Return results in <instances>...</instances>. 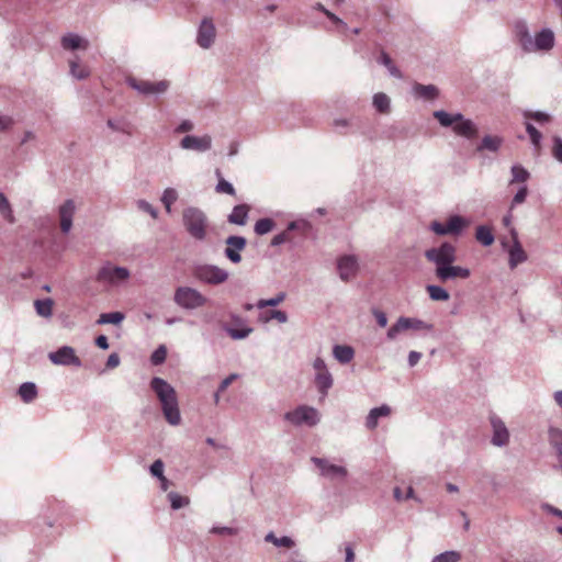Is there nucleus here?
Segmentation results:
<instances>
[{
    "label": "nucleus",
    "mask_w": 562,
    "mask_h": 562,
    "mask_svg": "<svg viewBox=\"0 0 562 562\" xmlns=\"http://www.w3.org/2000/svg\"><path fill=\"white\" fill-rule=\"evenodd\" d=\"M514 36L526 54L548 53L554 47V33L551 29L544 27L531 35L525 20L515 21Z\"/></svg>",
    "instance_id": "f257e3e1"
},
{
    "label": "nucleus",
    "mask_w": 562,
    "mask_h": 562,
    "mask_svg": "<svg viewBox=\"0 0 562 562\" xmlns=\"http://www.w3.org/2000/svg\"><path fill=\"white\" fill-rule=\"evenodd\" d=\"M150 389L157 395L160 402L161 413H164L165 420L170 426H178L181 423V415L179 414L177 392L175 389L161 378L154 376L150 380Z\"/></svg>",
    "instance_id": "f03ea898"
},
{
    "label": "nucleus",
    "mask_w": 562,
    "mask_h": 562,
    "mask_svg": "<svg viewBox=\"0 0 562 562\" xmlns=\"http://www.w3.org/2000/svg\"><path fill=\"white\" fill-rule=\"evenodd\" d=\"M131 272L124 266H117L111 261H105L100 266L95 274V281L106 290H113L124 286L128 283Z\"/></svg>",
    "instance_id": "7ed1b4c3"
},
{
    "label": "nucleus",
    "mask_w": 562,
    "mask_h": 562,
    "mask_svg": "<svg viewBox=\"0 0 562 562\" xmlns=\"http://www.w3.org/2000/svg\"><path fill=\"white\" fill-rule=\"evenodd\" d=\"M434 117L437 119L443 127L452 126L454 135L471 139L476 136L477 128L473 121L463 117L461 113H449L443 110L434 112Z\"/></svg>",
    "instance_id": "20e7f679"
},
{
    "label": "nucleus",
    "mask_w": 562,
    "mask_h": 562,
    "mask_svg": "<svg viewBox=\"0 0 562 562\" xmlns=\"http://www.w3.org/2000/svg\"><path fill=\"white\" fill-rule=\"evenodd\" d=\"M182 221L190 237L198 241L206 239L207 220L203 211L189 206L183 210Z\"/></svg>",
    "instance_id": "39448f33"
},
{
    "label": "nucleus",
    "mask_w": 562,
    "mask_h": 562,
    "mask_svg": "<svg viewBox=\"0 0 562 562\" xmlns=\"http://www.w3.org/2000/svg\"><path fill=\"white\" fill-rule=\"evenodd\" d=\"M206 297L195 288L179 286L173 293V303L184 311L198 310L206 305Z\"/></svg>",
    "instance_id": "423d86ee"
},
{
    "label": "nucleus",
    "mask_w": 562,
    "mask_h": 562,
    "mask_svg": "<svg viewBox=\"0 0 562 562\" xmlns=\"http://www.w3.org/2000/svg\"><path fill=\"white\" fill-rule=\"evenodd\" d=\"M227 271L212 263H202L195 266L193 269V277H195L199 282L210 285L217 286L226 282Z\"/></svg>",
    "instance_id": "0eeeda50"
},
{
    "label": "nucleus",
    "mask_w": 562,
    "mask_h": 562,
    "mask_svg": "<svg viewBox=\"0 0 562 562\" xmlns=\"http://www.w3.org/2000/svg\"><path fill=\"white\" fill-rule=\"evenodd\" d=\"M127 85L130 89H133L143 97L159 98L169 89V81L165 79L159 81H148L136 77H128Z\"/></svg>",
    "instance_id": "6e6552de"
},
{
    "label": "nucleus",
    "mask_w": 562,
    "mask_h": 562,
    "mask_svg": "<svg viewBox=\"0 0 562 562\" xmlns=\"http://www.w3.org/2000/svg\"><path fill=\"white\" fill-rule=\"evenodd\" d=\"M283 419L292 426H307L312 428L319 423V412L312 406L302 405L285 413Z\"/></svg>",
    "instance_id": "1a4fd4ad"
},
{
    "label": "nucleus",
    "mask_w": 562,
    "mask_h": 562,
    "mask_svg": "<svg viewBox=\"0 0 562 562\" xmlns=\"http://www.w3.org/2000/svg\"><path fill=\"white\" fill-rule=\"evenodd\" d=\"M425 258L435 266L453 265L456 260V248L449 243H443L438 247L425 250Z\"/></svg>",
    "instance_id": "9d476101"
},
{
    "label": "nucleus",
    "mask_w": 562,
    "mask_h": 562,
    "mask_svg": "<svg viewBox=\"0 0 562 562\" xmlns=\"http://www.w3.org/2000/svg\"><path fill=\"white\" fill-rule=\"evenodd\" d=\"M314 370L316 390H318V393L325 397L328 395V391L333 386L331 373L328 371L325 361L319 357H316L314 360Z\"/></svg>",
    "instance_id": "9b49d317"
},
{
    "label": "nucleus",
    "mask_w": 562,
    "mask_h": 562,
    "mask_svg": "<svg viewBox=\"0 0 562 562\" xmlns=\"http://www.w3.org/2000/svg\"><path fill=\"white\" fill-rule=\"evenodd\" d=\"M312 463L315 464L318 472H321V476L326 480L337 481L344 480L348 474V471L344 465L333 464L330 461L322 458H312Z\"/></svg>",
    "instance_id": "f8f14e48"
},
{
    "label": "nucleus",
    "mask_w": 562,
    "mask_h": 562,
    "mask_svg": "<svg viewBox=\"0 0 562 562\" xmlns=\"http://www.w3.org/2000/svg\"><path fill=\"white\" fill-rule=\"evenodd\" d=\"M468 225V222L459 216L452 215L448 217L446 224L439 222H431L430 231L435 233V235H460L461 231Z\"/></svg>",
    "instance_id": "ddd939ff"
},
{
    "label": "nucleus",
    "mask_w": 562,
    "mask_h": 562,
    "mask_svg": "<svg viewBox=\"0 0 562 562\" xmlns=\"http://www.w3.org/2000/svg\"><path fill=\"white\" fill-rule=\"evenodd\" d=\"M48 360L55 366L81 367V360L75 355V349L68 346H63L56 351L48 353Z\"/></svg>",
    "instance_id": "4468645a"
},
{
    "label": "nucleus",
    "mask_w": 562,
    "mask_h": 562,
    "mask_svg": "<svg viewBox=\"0 0 562 562\" xmlns=\"http://www.w3.org/2000/svg\"><path fill=\"white\" fill-rule=\"evenodd\" d=\"M435 276L441 282L451 281L454 279L467 280L470 278V269L461 266H453V263L435 266Z\"/></svg>",
    "instance_id": "2eb2a0df"
},
{
    "label": "nucleus",
    "mask_w": 562,
    "mask_h": 562,
    "mask_svg": "<svg viewBox=\"0 0 562 562\" xmlns=\"http://www.w3.org/2000/svg\"><path fill=\"white\" fill-rule=\"evenodd\" d=\"M510 236L512 246L508 248V267L514 270L516 267L528 260V255H526L521 244L518 240V233L516 232L515 227H510Z\"/></svg>",
    "instance_id": "dca6fc26"
},
{
    "label": "nucleus",
    "mask_w": 562,
    "mask_h": 562,
    "mask_svg": "<svg viewBox=\"0 0 562 562\" xmlns=\"http://www.w3.org/2000/svg\"><path fill=\"white\" fill-rule=\"evenodd\" d=\"M215 36L216 30L214 29L213 21L209 18H203L199 24V31H196V44L202 49H209L213 45Z\"/></svg>",
    "instance_id": "f3484780"
},
{
    "label": "nucleus",
    "mask_w": 562,
    "mask_h": 562,
    "mask_svg": "<svg viewBox=\"0 0 562 562\" xmlns=\"http://www.w3.org/2000/svg\"><path fill=\"white\" fill-rule=\"evenodd\" d=\"M180 148L195 153H205L211 148V136L209 134L201 136L186 135L180 140Z\"/></svg>",
    "instance_id": "a211bd4d"
},
{
    "label": "nucleus",
    "mask_w": 562,
    "mask_h": 562,
    "mask_svg": "<svg viewBox=\"0 0 562 562\" xmlns=\"http://www.w3.org/2000/svg\"><path fill=\"white\" fill-rule=\"evenodd\" d=\"M225 244V258L235 265L241 262V255H239V252L246 247V238L243 236H229L226 237Z\"/></svg>",
    "instance_id": "6ab92c4d"
},
{
    "label": "nucleus",
    "mask_w": 562,
    "mask_h": 562,
    "mask_svg": "<svg viewBox=\"0 0 562 562\" xmlns=\"http://www.w3.org/2000/svg\"><path fill=\"white\" fill-rule=\"evenodd\" d=\"M338 277L344 282H348L358 273V259L352 255H344L337 261Z\"/></svg>",
    "instance_id": "aec40b11"
},
{
    "label": "nucleus",
    "mask_w": 562,
    "mask_h": 562,
    "mask_svg": "<svg viewBox=\"0 0 562 562\" xmlns=\"http://www.w3.org/2000/svg\"><path fill=\"white\" fill-rule=\"evenodd\" d=\"M490 425H492V445L496 447H504L509 442L508 428L504 425L503 420L497 416L490 417Z\"/></svg>",
    "instance_id": "412c9836"
},
{
    "label": "nucleus",
    "mask_w": 562,
    "mask_h": 562,
    "mask_svg": "<svg viewBox=\"0 0 562 562\" xmlns=\"http://www.w3.org/2000/svg\"><path fill=\"white\" fill-rule=\"evenodd\" d=\"M75 215V202L65 200L64 204L58 207V216H60L61 233L68 234L71 231L72 216Z\"/></svg>",
    "instance_id": "4be33fe9"
},
{
    "label": "nucleus",
    "mask_w": 562,
    "mask_h": 562,
    "mask_svg": "<svg viewBox=\"0 0 562 562\" xmlns=\"http://www.w3.org/2000/svg\"><path fill=\"white\" fill-rule=\"evenodd\" d=\"M61 48L65 50L87 49L88 41L77 33H67L60 40Z\"/></svg>",
    "instance_id": "5701e85b"
},
{
    "label": "nucleus",
    "mask_w": 562,
    "mask_h": 562,
    "mask_svg": "<svg viewBox=\"0 0 562 562\" xmlns=\"http://www.w3.org/2000/svg\"><path fill=\"white\" fill-rule=\"evenodd\" d=\"M395 323L400 324V326H403L406 329L415 330V331H420V330L430 331L432 329V325L430 323H426V322H424L419 318H415V317L400 316Z\"/></svg>",
    "instance_id": "b1692460"
},
{
    "label": "nucleus",
    "mask_w": 562,
    "mask_h": 562,
    "mask_svg": "<svg viewBox=\"0 0 562 562\" xmlns=\"http://www.w3.org/2000/svg\"><path fill=\"white\" fill-rule=\"evenodd\" d=\"M248 212L249 206L246 204H238L232 209V213L228 214V217H226V221H228L229 224L236 225V226H245L248 222Z\"/></svg>",
    "instance_id": "393cba45"
},
{
    "label": "nucleus",
    "mask_w": 562,
    "mask_h": 562,
    "mask_svg": "<svg viewBox=\"0 0 562 562\" xmlns=\"http://www.w3.org/2000/svg\"><path fill=\"white\" fill-rule=\"evenodd\" d=\"M412 93H414L417 99L432 101L438 98V88L434 85L425 86L422 83H415L414 87H412Z\"/></svg>",
    "instance_id": "a878e982"
},
{
    "label": "nucleus",
    "mask_w": 562,
    "mask_h": 562,
    "mask_svg": "<svg viewBox=\"0 0 562 562\" xmlns=\"http://www.w3.org/2000/svg\"><path fill=\"white\" fill-rule=\"evenodd\" d=\"M390 407L386 405H381L379 407H374L370 409L369 416L364 419V426L369 429H374L378 426V420L382 417H387L390 415Z\"/></svg>",
    "instance_id": "bb28decb"
},
{
    "label": "nucleus",
    "mask_w": 562,
    "mask_h": 562,
    "mask_svg": "<svg viewBox=\"0 0 562 562\" xmlns=\"http://www.w3.org/2000/svg\"><path fill=\"white\" fill-rule=\"evenodd\" d=\"M331 353H334L335 360L340 362V364H347L351 362L352 358L355 357V350H352V348L347 345H335Z\"/></svg>",
    "instance_id": "cd10ccee"
},
{
    "label": "nucleus",
    "mask_w": 562,
    "mask_h": 562,
    "mask_svg": "<svg viewBox=\"0 0 562 562\" xmlns=\"http://www.w3.org/2000/svg\"><path fill=\"white\" fill-rule=\"evenodd\" d=\"M547 435H549V445L555 451V456H562V429L550 426Z\"/></svg>",
    "instance_id": "c85d7f7f"
},
{
    "label": "nucleus",
    "mask_w": 562,
    "mask_h": 562,
    "mask_svg": "<svg viewBox=\"0 0 562 562\" xmlns=\"http://www.w3.org/2000/svg\"><path fill=\"white\" fill-rule=\"evenodd\" d=\"M503 144V138L499 136H492V135H485L482 138V143H480L479 147H476V150L483 151L487 150L490 153H495L499 150Z\"/></svg>",
    "instance_id": "c756f323"
},
{
    "label": "nucleus",
    "mask_w": 562,
    "mask_h": 562,
    "mask_svg": "<svg viewBox=\"0 0 562 562\" xmlns=\"http://www.w3.org/2000/svg\"><path fill=\"white\" fill-rule=\"evenodd\" d=\"M475 239L483 247H488L494 241L493 232H491V228L486 225H479L475 229Z\"/></svg>",
    "instance_id": "7c9ffc66"
},
{
    "label": "nucleus",
    "mask_w": 562,
    "mask_h": 562,
    "mask_svg": "<svg viewBox=\"0 0 562 562\" xmlns=\"http://www.w3.org/2000/svg\"><path fill=\"white\" fill-rule=\"evenodd\" d=\"M36 385L32 382H23L19 386V396L22 398L23 403H31L36 398Z\"/></svg>",
    "instance_id": "2f4dec72"
},
{
    "label": "nucleus",
    "mask_w": 562,
    "mask_h": 562,
    "mask_svg": "<svg viewBox=\"0 0 562 562\" xmlns=\"http://www.w3.org/2000/svg\"><path fill=\"white\" fill-rule=\"evenodd\" d=\"M266 542H270L278 548L293 549L294 541L289 536L278 537L274 532L270 531L266 535Z\"/></svg>",
    "instance_id": "473e14b6"
},
{
    "label": "nucleus",
    "mask_w": 562,
    "mask_h": 562,
    "mask_svg": "<svg viewBox=\"0 0 562 562\" xmlns=\"http://www.w3.org/2000/svg\"><path fill=\"white\" fill-rule=\"evenodd\" d=\"M510 175H512L510 184H514V183L525 184V182H527L529 179L528 170L519 164H515L512 166Z\"/></svg>",
    "instance_id": "72a5a7b5"
},
{
    "label": "nucleus",
    "mask_w": 562,
    "mask_h": 562,
    "mask_svg": "<svg viewBox=\"0 0 562 562\" xmlns=\"http://www.w3.org/2000/svg\"><path fill=\"white\" fill-rule=\"evenodd\" d=\"M373 108L381 114L390 112V98L383 92H376L373 94Z\"/></svg>",
    "instance_id": "f704fd0d"
},
{
    "label": "nucleus",
    "mask_w": 562,
    "mask_h": 562,
    "mask_svg": "<svg viewBox=\"0 0 562 562\" xmlns=\"http://www.w3.org/2000/svg\"><path fill=\"white\" fill-rule=\"evenodd\" d=\"M224 330L228 337L233 340H241L246 339L252 333V328L248 326H243L241 328H233L231 326H225Z\"/></svg>",
    "instance_id": "c9c22d12"
},
{
    "label": "nucleus",
    "mask_w": 562,
    "mask_h": 562,
    "mask_svg": "<svg viewBox=\"0 0 562 562\" xmlns=\"http://www.w3.org/2000/svg\"><path fill=\"white\" fill-rule=\"evenodd\" d=\"M379 64L389 70L390 76L394 78L401 79L403 75H401V71L396 66L393 64V60H391L390 56L386 54V52L380 53L379 56Z\"/></svg>",
    "instance_id": "e433bc0d"
},
{
    "label": "nucleus",
    "mask_w": 562,
    "mask_h": 562,
    "mask_svg": "<svg viewBox=\"0 0 562 562\" xmlns=\"http://www.w3.org/2000/svg\"><path fill=\"white\" fill-rule=\"evenodd\" d=\"M167 497L168 502H170V507L173 510H179L190 504V498L179 495L176 492H168Z\"/></svg>",
    "instance_id": "4c0bfd02"
},
{
    "label": "nucleus",
    "mask_w": 562,
    "mask_h": 562,
    "mask_svg": "<svg viewBox=\"0 0 562 562\" xmlns=\"http://www.w3.org/2000/svg\"><path fill=\"white\" fill-rule=\"evenodd\" d=\"M0 215H2L7 223H14L13 210L11 209V204L8 201L7 195H4L2 192H0Z\"/></svg>",
    "instance_id": "58836bf2"
},
{
    "label": "nucleus",
    "mask_w": 562,
    "mask_h": 562,
    "mask_svg": "<svg viewBox=\"0 0 562 562\" xmlns=\"http://www.w3.org/2000/svg\"><path fill=\"white\" fill-rule=\"evenodd\" d=\"M124 315L121 312H109V313H102L99 316V321H97V324L99 325H106V324H113L119 325L121 322H123Z\"/></svg>",
    "instance_id": "ea45409f"
},
{
    "label": "nucleus",
    "mask_w": 562,
    "mask_h": 562,
    "mask_svg": "<svg viewBox=\"0 0 562 562\" xmlns=\"http://www.w3.org/2000/svg\"><path fill=\"white\" fill-rule=\"evenodd\" d=\"M70 75L78 80H86L89 76L88 67L80 65L77 59H71L70 63Z\"/></svg>",
    "instance_id": "a19ab883"
},
{
    "label": "nucleus",
    "mask_w": 562,
    "mask_h": 562,
    "mask_svg": "<svg viewBox=\"0 0 562 562\" xmlns=\"http://www.w3.org/2000/svg\"><path fill=\"white\" fill-rule=\"evenodd\" d=\"M286 297V294L284 292L277 293L276 296L269 299V300H258L257 304H255V307L262 310L266 307H277L281 303H283L284 299Z\"/></svg>",
    "instance_id": "79ce46f5"
},
{
    "label": "nucleus",
    "mask_w": 562,
    "mask_h": 562,
    "mask_svg": "<svg viewBox=\"0 0 562 562\" xmlns=\"http://www.w3.org/2000/svg\"><path fill=\"white\" fill-rule=\"evenodd\" d=\"M35 311H37V314L49 318L52 317V311H53V301L52 299H45V300H37L35 301Z\"/></svg>",
    "instance_id": "37998d69"
},
{
    "label": "nucleus",
    "mask_w": 562,
    "mask_h": 562,
    "mask_svg": "<svg viewBox=\"0 0 562 562\" xmlns=\"http://www.w3.org/2000/svg\"><path fill=\"white\" fill-rule=\"evenodd\" d=\"M314 10L325 14V16H327L328 20H330L331 22H334L335 24H337L338 26H340L341 29L346 30V27H348L346 25V23L340 19L338 18V15H336L335 13H333L331 11L327 10L325 8L324 4H322V2H316L314 4Z\"/></svg>",
    "instance_id": "c03bdc74"
},
{
    "label": "nucleus",
    "mask_w": 562,
    "mask_h": 562,
    "mask_svg": "<svg viewBox=\"0 0 562 562\" xmlns=\"http://www.w3.org/2000/svg\"><path fill=\"white\" fill-rule=\"evenodd\" d=\"M428 296H430L431 301H448L449 294L440 285H427Z\"/></svg>",
    "instance_id": "a18cd8bd"
},
{
    "label": "nucleus",
    "mask_w": 562,
    "mask_h": 562,
    "mask_svg": "<svg viewBox=\"0 0 562 562\" xmlns=\"http://www.w3.org/2000/svg\"><path fill=\"white\" fill-rule=\"evenodd\" d=\"M274 222L271 218H261L255 222L254 231L257 235H266L273 229Z\"/></svg>",
    "instance_id": "49530a36"
},
{
    "label": "nucleus",
    "mask_w": 562,
    "mask_h": 562,
    "mask_svg": "<svg viewBox=\"0 0 562 562\" xmlns=\"http://www.w3.org/2000/svg\"><path fill=\"white\" fill-rule=\"evenodd\" d=\"M178 199V192L173 188H167L164 190V193H161V203L165 205V210L167 212H171V205L177 201Z\"/></svg>",
    "instance_id": "de8ad7c7"
},
{
    "label": "nucleus",
    "mask_w": 562,
    "mask_h": 562,
    "mask_svg": "<svg viewBox=\"0 0 562 562\" xmlns=\"http://www.w3.org/2000/svg\"><path fill=\"white\" fill-rule=\"evenodd\" d=\"M524 117L532 119L539 124H546L550 122V115L543 111H524Z\"/></svg>",
    "instance_id": "09e8293b"
},
{
    "label": "nucleus",
    "mask_w": 562,
    "mask_h": 562,
    "mask_svg": "<svg viewBox=\"0 0 562 562\" xmlns=\"http://www.w3.org/2000/svg\"><path fill=\"white\" fill-rule=\"evenodd\" d=\"M460 553L458 551H445L435 555L431 562H458L460 561Z\"/></svg>",
    "instance_id": "8fccbe9b"
},
{
    "label": "nucleus",
    "mask_w": 562,
    "mask_h": 562,
    "mask_svg": "<svg viewBox=\"0 0 562 562\" xmlns=\"http://www.w3.org/2000/svg\"><path fill=\"white\" fill-rule=\"evenodd\" d=\"M106 126L114 132L131 135L130 124L124 121L109 120L106 121Z\"/></svg>",
    "instance_id": "3c124183"
},
{
    "label": "nucleus",
    "mask_w": 562,
    "mask_h": 562,
    "mask_svg": "<svg viewBox=\"0 0 562 562\" xmlns=\"http://www.w3.org/2000/svg\"><path fill=\"white\" fill-rule=\"evenodd\" d=\"M166 360V348L164 345L159 346L157 349L151 352L150 362L154 366H160Z\"/></svg>",
    "instance_id": "603ef678"
},
{
    "label": "nucleus",
    "mask_w": 562,
    "mask_h": 562,
    "mask_svg": "<svg viewBox=\"0 0 562 562\" xmlns=\"http://www.w3.org/2000/svg\"><path fill=\"white\" fill-rule=\"evenodd\" d=\"M525 130H527L531 144H533L535 147H538L541 143V133L530 123L525 124Z\"/></svg>",
    "instance_id": "864d4df0"
},
{
    "label": "nucleus",
    "mask_w": 562,
    "mask_h": 562,
    "mask_svg": "<svg viewBox=\"0 0 562 562\" xmlns=\"http://www.w3.org/2000/svg\"><path fill=\"white\" fill-rule=\"evenodd\" d=\"M215 191L218 193H226L228 195H235V188L223 178H220L218 183H216Z\"/></svg>",
    "instance_id": "5fc2aeb1"
},
{
    "label": "nucleus",
    "mask_w": 562,
    "mask_h": 562,
    "mask_svg": "<svg viewBox=\"0 0 562 562\" xmlns=\"http://www.w3.org/2000/svg\"><path fill=\"white\" fill-rule=\"evenodd\" d=\"M409 330L407 328H404L397 323H393L392 326H390L389 330H386V339L390 341H395L396 338L403 334L404 331Z\"/></svg>",
    "instance_id": "6e6d98bb"
},
{
    "label": "nucleus",
    "mask_w": 562,
    "mask_h": 562,
    "mask_svg": "<svg viewBox=\"0 0 562 562\" xmlns=\"http://www.w3.org/2000/svg\"><path fill=\"white\" fill-rule=\"evenodd\" d=\"M527 195H528V187H526L524 184L520 188H518L517 193H515L514 199H512V207H514L520 203H524Z\"/></svg>",
    "instance_id": "4d7b16f0"
},
{
    "label": "nucleus",
    "mask_w": 562,
    "mask_h": 562,
    "mask_svg": "<svg viewBox=\"0 0 562 562\" xmlns=\"http://www.w3.org/2000/svg\"><path fill=\"white\" fill-rule=\"evenodd\" d=\"M270 319H274L279 322V324H285L288 322L286 312L282 310H272V312H270V315H268V317L263 321L268 322Z\"/></svg>",
    "instance_id": "13d9d810"
},
{
    "label": "nucleus",
    "mask_w": 562,
    "mask_h": 562,
    "mask_svg": "<svg viewBox=\"0 0 562 562\" xmlns=\"http://www.w3.org/2000/svg\"><path fill=\"white\" fill-rule=\"evenodd\" d=\"M210 533L212 535H218V536H236L238 533V530L232 527H212L210 529Z\"/></svg>",
    "instance_id": "bf43d9fd"
},
{
    "label": "nucleus",
    "mask_w": 562,
    "mask_h": 562,
    "mask_svg": "<svg viewBox=\"0 0 562 562\" xmlns=\"http://www.w3.org/2000/svg\"><path fill=\"white\" fill-rule=\"evenodd\" d=\"M165 469V465L162 464V461L160 459H157L151 463L150 465V474L151 476L156 479L165 477L162 474V470Z\"/></svg>",
    "instance_id": "052dcab7"
},
{
    "label": "nucleus",
    "mask_w": 562,
    "mask_h": 562,
    "mask_svg": "<svg viewBox=\"0 0 562 562\" xmlns=\"http://www.w3.org/2000/svg\"><path fill=\"white\" fill-rule=\"evenodd\" d=\"M137 207H138V210L149 214L151 216V218H156V216L158 215V213L156 212V209L150 203H148L144 200H138Z\"/></svg>",
    "instance_id": "680f3d73"
},
{
    "label": "nucleus",
    "mask_w": 562,
    "mask_h": 562,
    "mask_svg": "<svg viewBox=\"0 0 562 562\" xmlns=\"http://www.w3.org/2000/svg\"><path fill=\"white\" fill-rule=\"evenodd\" d=\"M308 226L310 225L305 221H295V222H291V223H289V225H286L285 232L289 233L292 231H302L304 233Z\"/></svg>",
    "instance_id": "e2e57ef3"
},
{
    "label": "nucleus",
    "mask_w": 562,
    "mask_h": 562,
    "mask_svg": "<svg viewBox=\"0 0 562 562\" xmlns=\"http://www.w3.org/2000/svg\"><path fill=\"white\" fill-rule=\"evenodd\" d=\"M288 241H290V236H288L286 232H282L273 236L272 243H270V245H272L273 247H279Z\"/></svg>",
    "instance_id": "0e129e2a"
},
{
    "label": "nucleus",
    "mask_w": 562,
    "mask_h": 562,
    "mask_svg": "<svg viewBox=\"0 0 562 562\" xmlns=\"http://www.w3.org/2000/svg\"><path fill=\"white\" fill-rule=\"evenodd\" d=\"M193 122H191L190 120H183L182 122H180V124L177 125L176 133H189L193 131Z\"/></svg>",
    "instance_id": "69168bd1"
},
{
    "label": "nucleus",
    "mask_w": 562,
    "mask_h": 562,
    "mask_svg": "<svg viewBox=\"0 0 562 562\" xmlns=\"http://www.w3.org/2000/svg\"><path fill=\"white\" fill-rule=\"evenodd\" d=\"M553 157H555L557 161L562 164V140H561V138H555V140H553Z\"/></svg>",
    "instance_id": "338daca9"
},
{
    "label": "nucleus",
    "mask_w": 562,
    "mask_h": 562,
    "mask_svg": "<svg viewBox=\"0 0 562 562\" xmlns=\"http://www.w3.org/2000/svg\"><path fill=\"white\" fill-rule=\"evenodd\" d=\"M349 126V121L347 119H337L334 121V128L335 131L345 134L346 130Z\"/></svg>",
    "instance_id": "774afa93"
}]
</instances>
